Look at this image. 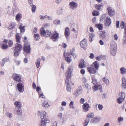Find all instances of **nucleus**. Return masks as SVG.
<instances>
[{"instance_id":"obj_41","label":"nucleus","mask_w":126,"mask_h":126,"mask_svg":"<svg viewBox=\"0 0 126 126\" xmlns=\"http://www.w3.org/2000/svg\"><path fill=\"white\" fill-rule=\"evenodd\" d=\"M90 121V119L88 118L86 119L85 121V122L83 125L84 126H87Z\"/></svg>"},{"instance_id":"obj_3","label":"nucleus","mask_w":126,"mask_h":126,"mask_svg":"<svg viewBox=\"0 0 126 126\" xmlns=\"http://www.w3.org/2000/svg\"><path fill=\"white\" fill-rule=\"evenodd\" d=\"M59 34L56 31H54L52 33L50 37L51 39L53 41H57L59 38Z\"/></svg>"},{"instance_id":"obj_25","label":"nucleus","mask_w":126,"mask_h":126,"mask_svg":"<svg viewBox=\"0 0 126 126\" xmlns=\"http://www.w3.org/2000/svg\"><path fill=\"white\" fill-rule=\"evenodd\" d=\"M84 87L85 89L87 91L88 93H89V91L91 89V86L87 83L85 84Z\"/></svg>"},{"instance_id":"obj_52","label":"nucleus","mask_w":126,"mask_h":126,"mask_svg":"<svg viewBox=\"0 0 126 126\" xmlns=\"http://www.w3.org/2000/svg\"><path fill=\"white\" fill-rule=\"evenodd\" d=\"M103 81L106 83L107 85H108L109 84V82L108 79H103Z\"/></svg>"},{"instance_id":"obj_51","label":"nucleus","mask_w":126,"mask_h":126,"mask_svg":"<svg viewBox=\"0 0 126 126\" xmlns=\"http://www.w3.org/2000/svg\"><path fill=\"white\" fill-rule=\"evenodd\" d=\"M65 60L68 63H70L72 61L71 59L70 58L68 57H66L65 58Z\"/></svg>"},{"instance_id":"obj_19","label":"nucleus","mask_w":126,"mask_h":126,"mask_svg":"<svg viewBox=\"0 0 126 126\" xmlns=\"http://www.w3.org/2000/svg\"><path fill=\"white\" fill-rule=\"evenodd\" d=\"M79 66V67L80 68H82L86 67L85 63L84 60L82 59L80 61Z\"/></svg>"},{"instance_id":"obj_30","label":"nucleus","mask_w":126,"mask_h":126,"mask_svg":"<svg viewBox=\"0 0 126 126\" xmlns=\"http://www.w3.org/2000/svg\"><path fill=\"white\" fill-rule=\"evenodd\" d=\"M25 27L24 26H23L22 24L20 25L19 28L20 30L21 33H23L25 31Z\"/></svg>"},{"instance_id":"obj_11","label":"nucleus","mask_w":126,"mask_h":126,"mask_svg":"<svg viewBox=\"0 0 126 126\" xmlns=\"http://www.w3.org/2000/svg\"><path fill=\"white\" fill-rule=\"evenodd\" d=\"M82 107L84 112H87L89 110L90 108L89 104L86 102L82 106Z\"/></svg>"},{"instance_id":"obj_6","label":"nucleus","mask_w":126,"mask_h":126,"mask_svg":"<svg viewBox=\"0 0 126 126\" xmlns=\"http://www.w3.org/2000/svg\"><path fill=\"white\" fill-rule=\"evenodd\" d=\"M8 41L7 40H5L1 42L0 44L2 48L5 49L8 48V46L7 45Z\"/></svg>"},{"instance_id":"obj_29","label":"nucleus","mask_w":126,"mask_h":126,"mask_svg":"<svg viewBox=\"0 0 126 126\" xmlns=\"http://www.w3.org/2000/svg\"><path fill=\"white\" fill-rule=\"evenodd\" d=\"M100 34L102 39H104L106 37V33L104 31H100Z\"/></svg>"},{"instance_id":"obj_37","label":"nucleus","mask_w":126,"mask_h":126,"mask_svg":"<svg viewBox=\"0 0 126 126\" xmlns=\"http://www.w3.org/2000/svg\"><path fill=\"white\" fill-rule=\"evenodd\" d=\"M34 38L35 40H38L40 38L39 35L38 34H35L34 35Z\"/></svg>"},{"instance_id":"obj_13","label":"nucleus","mask_w":126,"mask_h":126,"mask_svg":"<svg viewBox=\"0 0 126 126\" xmlns=\"http://www.w3.org/2000/svg\"><path fill=\"white\" fill-rule=\"evenodd\" d=\"M87 70L89 73L94 74L96 72L97 70L92 67H89L87 68Z\"/></svg>"},{"instance_id":"obj_8","label":"nucleus","mask_w":126,"mask_h":126,"mask_svg":"<svg viewBox=\"0 0 126 126\" xmlns=\"http://www.w3.org/2000/svg\"><path fill=\"white\" fill-rule=\"evenodd\" d=\"M49 122V121L46 118L41 119L39 125L40 126H46L47 124Z\"/></svg>"},{"instance_id":"obj_47","label":"nucleus","mask_w":126,"mask_h":126,"mask_svg":"<svg viewBox=\"0 0 126 126\" xmlns=\"http://www.w3.org/2000/svg\"><path fill=\"white\" fill-rule=\"evenodd\" d=\"M14 55L16 56H17L19 54V51L17 50H14Z\"/></svg>"},{"instance_id":"obj_16","label":"nucleus","mask_w":126,"mask_h":126,"mask_svg":"<svg viewBox=\"0 0 126 126\" xmlns=\"http://www.w3.org/2000/svg\"><path fill=\"white\" fill-rule=\"evenodd\" d=\"M70 34V31L69 28L68 27L65 28V32L64 35L66 38H67Z\"/></svg>"},{"instance_id":"obj_50","label":"nucleus","mask_w":126,"mask_h":126,"mask_svg":"<svg viewBox=\"0 0 126 126\" xmlns=\"http://www.w3.org/2000/svg\"><path fill=\"white\" fill-rule=\"evenodd\" d=\"M32 12H35V10L36 9V6L35 5H32Z\"/></svg>"},{"instance_id":"obj_57","label":"nucleus","mask_w":126,"mask_h":126,"mask_svg":"<svg viewBox=\"0 0 126 126\" xmlns=\"http://www.w3.org/2000/svg\"><path fill=\"white\" fill-rule=\"evenodd\" d=\"M41 90V89L40 87H39L38 86H37L36 90V91L38 93H40L39 92V91H40Z\"/></svg>"},{"instance_id":"obj_33","label":"nucleus","mask_w":126,"mask_h":126,"mask_svg":"<svg viewBox=\"0 0 126 126\" xmlns=\"http://www.w3.org/2000/svg\"><path fill=\"white\" fill-rule=\"evenodd\" d=\"M120 71L121 74H124L126 72V69L125 68L122 67L121 68Z\"/></svg>"},{"instance_id":"obj_46","label":"nucleus","mask_w":126,"mask_h":126,"mask_svg":"<svg viewBox=\"0 0 126 126\" xmlns=\"http://www.w3.org/2000/svg\"><path fill=\"white\" fill-rule=\"evenodd\" d=\"M38 94L40 97H42L43 99H44L45 98V97L44 96L43 94L41 92H40V93H38Z\"/></svg>"},{"instance_id":"obj_27","label":"nucleus","mask_w":126,"mask_h":126,"mask_svg":"<svg viewBox=\"0 0 126 126\" xmlns=\"http://www.w3.org/2000/svg\"><path fill=\"white\" fill-rule=\"evenodd\" d=\"M41 61V59L40 58H38L36 60L35 63L37 68H39L40 67Z\"/></svg>"},{"instance_id":"obj_36","label":"nucleus","mask_w":126,"mask_h":126,"mask_svg":"<svg viewBox=\"0 0 126 126\" xmlns=\"http://www.w3.org/2000/svg\"><path fill=\"white\" fill-rule=\"evenodd\" d=\"M89 40L90 42H91L92 40V38L94 37V34L93 33H90L89 34Z\"/></svg>"},{"instance_id":"obj_34","label":"nucleus","mask_w":126,"mask_h":126,"mask_svg":"<svg viewBox=\"0 0 126 126\" xmlns=\"http://www.w3.org/2000/svg\"><path fill=\"white\" fill-rule=\"evenodd\" d=\"M22 17V16L21 14L18 13L17 14L16 16V19L17 21H19Z\"/></svg>"},{"instance_id":"obj_12","label":"nucleus","mask_w":126,"mask_h":126,"mask_svg":"<svg viewBox=\"0 0 126 126\" xmlns=\"http://www.w3.org/2000/svg\"><path fill=\"white\" fill-rule=\"evenodd\" d=\"M71 68L69 67L68 68L67 72L65 73V75L66 79H69L71 78Z\"/></svg>"},{"instance_id":"obj_9","label":"nucleus","mask_w":126,"mask_h":126,"mask_svg":"<svg viewBox=\"0 0 126 126\" xmlns=\"http://www.w3.org/2000/svg\"><path fill=\"white\" fill-rule=\"evenodd\" d=\"M69 5L70 8L74 10L78 6V4L76 2L73 1L70 3Z\"/></svg>"},{"instance_id":"obj_14","label":"nucleus","mask_w":126,"mask_h":126,"mask_svg":"<svg viewBox=\"0 0 126 126\" xmlns=\"http://www.w3.org/2000/svg\"><path fill=\"white\" fill-rule=\"evenodd\" d=\"M46 113L44 111H39L38 112V115H40L41 116V119L46 118Z\"/></svg>"},{"instance_id":"obj_22","label":"nucleus","mask_w":126,"mask_h":126,"mask_svg":"<svg viewBox=\"0 0 126 126\" xmlns=\"http://www.w3.org/2000/svg\"><path fill=\"white\" fill-rule=\"evenodd\" d=\"M21 37L19 33H16L15 35L16 41L17 43H20L21 42L20 41Z\"/></svg>"},{"instance_id":"obj_32","label":"nucleus","mask_w":126,"mask_h":126,"mask_svg":"<svg viewBox=\"0 0 126 126\" xmlns=\"http://www.w3.org/2000/svg\"><path fill=\"white\" fill-rule=\"evenodd\" d=\"M95 27L100 30H102L103 28V25L101 24H96Z\"/></svg>"},{"instance_id":"obj_7","label":"nucleus","mask_w":126,"mask_h":126,"mask_svg":"<svg viewBox=\"0 0 126 126\" xmlns=\"http://www.w3.org/2000/svg\"><path fill=\"white\" fill-rule=\"evenodd\" d=\"M107 10L109 15L111 17L113 16L115 14L114 9L111 7H108L107 8Z\"/></svg>"},{"instance_id":"obj_1","label":"nucleus","mask_w":126,"mask_h":126,"mask_svg":"<svg viewBox=\"0 0 126 126\" xmlns=\"http://www.w3.org/2000/svg\"><path fill=\"white\" fill-rule=\"evenodd\" d=\"M31 50L30 43L27 42L24 44L23 47V52L26 54H29Z\"/></svg>"},{"instance_id":"obj_63","label":"nucleus","mask_w":126,"mask_h":126,"mask_svg":"<svg viewBox=\"0 0 126 126\" xmlns=\"http://www.w3.org/2000/svg\"><path fill=\"white\" fill-rule=\"evenodd\" d=\"M107 94L106 93H104L103 94L102 97L103 99H105L106 98Z\"/></svg>"},{"instance_id":"obj_20","label":"nucleus","mask_w":126,"mask_h":126,"mask_svg":"<svg viewBox=\"0 0 126 126\" xmlns=\"http://www.w3.org/2000/svg\"><path fill=\"white\" fill-rule=\"evenodd\" d=\"M14 105L16 108L19 109H21V104L20 102L19 101H16L14 103Z\"/></svg>"},{"instance_id":"obj_26","label":"nucleus","mask_w":126,"mask_h":126,"mask_svg":"<svg viewBox=\"0 0 126 126\" xmlns=\"http://www.w3.org/2000/svg\"><path fill=\"white\" fill-rule=\"evenodd\" d=\"M92 66L94 67L95 69L97 70H98L99 67V65L97 61L94 62L92 64Z\"/></svg>"},{"instance_id":"obj_2","label":"nucleus","mask_w":126,"mask_h":126,"mask_svg":"<svg viewBox=\"0 0 126 126\" xmlns=\"http://www.w3.org/2000/svg\"><path fill=\"white\" fill-rule=\"evenodd\" d=\"M116 44L115 42L112 43L110 46V51L112 55L114 56L116 53Z\"/></svg>"},{"instance_id":"obj_15","label":"nucleus","mask_w":126,"mask_h":126,"mask_svg":"<svg viewBox=\"0 0 126 126\" xmlns=\"http://www.w3.org/2000/svg\"><path fill=\"white\" fill-rule=\"evenodd\" d=\"M80 45L81 47L83 48H85L87 46V44L85 39H84L81 41Z\"/></svg>"},{"instance_id":"obj_43","label":"nucleus","mask_w":126,"mask_h":126,"mask_svg":"<svg viewBox=\"0 0 126 126\" xmlns=\"http://www.w3.org/2000/svg\"><path fill=\"white\" fill-rule=\"evenodd\" d=\"M7 61V59L5 58H4L2 60V62L1 63V66H4V63H6Z\"/></svg>"},{"instance_id":"obj_55","label":"nucleus","mask_w":126,"mask_h":126,"mask_svg":"<svg viewBox=\"0 0 126 126\" xmlns=\"http://www.w3.org/2000/svg\"><path fill=\"white\" fill-rule=\"evenodd\" d=\"M103 107L102 105L99 104L98 105V108L100 110H102L103 108Z\"/></svg>"},{"instance_id":"obj_54","label":"nucleus","mask_w":126,"mask_h":126,"mask_svg":"<svg viewBox=\"0 0 126 126\" xmlns=\"http://www.w3.org/2000/svg\"><path fill=\"white\" fill-rule=\"evenodd\" d=\"M17 115H21L22 113V110H21L18 109L17 110Z\"/></svg>"},{"instance_id":"obj_31","label":"nucleus","mask_w":126,"mask_h":126,"mask_svg":"<svg viewBox=\"0 0 126 126\" xmlns=\"http://www.w3.org/2000/svg\"><path fill=\"white\" fill-rule=\"evenodd\" d=\"M46 37H48L50 36L52 34L51 31L47 30H46Z\"/></svg>"},{"instance_id":"obj_17","label":"nucleus","mask_w":126,"mask_h":126,"mask_svg":"<svg viewBox=\"0 0 126 126\" xmlns=\"http://www.w3.org/2000/svg\"><path fill=\"white\" fill-rule=\"evenodd\" d=\"M111 21L110 17L107 16L106 17L105 24L106 26H109L111 24Z\"/></svg>"},{"instance_id":"obj_23","label":"nucleus","mask_w":126,"mask_h":126,"mask_svg":"<svg viewBox=\"0 0 126 126\" xmlns=\"http://www.w3.org/2000/svg\"><path fill=\"white\" fill-rule=\"evenodd\" d=\"M103 6L104 4L102 3L99 4H96L94 5L95 8L98 10H100L101 9V8Z\"/></svg>"},{"instance_id":"obj_62","label":"nucleus","mask_w":126,"mask_h":126,"mask_svg":"<svg viewBox=\"0 0 126 126\" xmlns=\"http://www.w3.org/2000/svg\"><path fill=\"white\" fill-rule=\"evenodd\" d=\"M67 103L65 101H63L62 102L61 105L63 106H65L66 105Z\"/></svg>"},{"instance_id":"obj_45","label":"nucleus","mask_w":126,"mask_h":126,"mask_svg":"<svg viewBox=\"0 0 126 126\" xmlns=\"http://www.w3.org/2000/svg\"><path fill=\"white\" fill-rule=\"evenodd\" d=\"M74 104V102L73 101H71L70 102L69 104V106L70 108L73 109L74 107L73 106Z\"/></svg>"},{"instance_id":"obj_10","label":"nucleus","mask_w":126,"mask_h":126,"mask_svg":"<svg viewBox=\"0 0 126 126\" xmlns=\"http://www.w3.org/2000/svg\"><path fill=\"white\" fill-rule=\"evenodd\" d=\"M22 46L21 44L17 43L15 44L14 50L20 51L22 49Z\"/></svg>"},{"instance_id":"obj_48","label":"nucleus","mask_w":126,"mask_h":126,"mask_svg":"<svg viewBox=\"0 0 126 126\" xmlns=\"http://www.w3.org/2000/svg\"><path fill=\"white\" fill-rule=\"evenodd\" d=\"M66 89L67 92H70L71 91L70 85H66Z\"/></svg>"},{"instance_id":"obj_28","label":"nucleus","mask_w":126,"mask_h":126,"mask_svg":"<svg viewBox=\"0 0 126 126\" xmlns=\"http://www.w3.org/2000/svg\"><path fill=\"white\" fill-rule=\"evenodd\" d=\"M123 82L122 84V87L123 89L125 90H126V79H122Z\"/></svg>"},{"instance_id":"obj_5","label":"nucleus","mask_w":126,"mask_h":126,"mask_svg":"<svg viewBox=\"0 0 126 126\" xmlns=\"http://www.w3.org/2000/svg\"><path fill=\"white\" fill-rule=\"evenodd\" d=\"M17 87L18 92L20 93H23L24 91V86L22 83H18L17 85Z\"/></svg>"},{"instance_id":"obj_61","label":"nucleus","mask_w":126,"mask_h":126,"mask_svg":"<svg viewBox=\"0 0 126 126\" xmlns=\"http://www.w3.org/2000/svg\"><path fill=\"white\" fill-rule=\"evenodd\" d=\"M97 120V118H94L91 121V122H92L93 123H95L96 122V120Z\"/></svg>"},{"instance_id":"obj_56","label":"nucleus","mask_w":126,"mask_h":126,"mask_svg":"<svg viewBox=\"0 0 126 126\" xmlns=\"http://www.w3.org/2000/svg\"><path fill=\"white\" fill-rule=\"evenodd\" d=\"M85 101V100L83 98H81L80 100V103L81 104H83Z\"/></svg>"},{"instance_id":"obj_44","label":"nucleus","mask_w":126,"mask_h":126,"mask_svg":"<svg viewBox=\"0 0 126 126\" xmlns=\"http://www.w3.org/2000/svg\"><path fill=\"white\" fill-rule=\"evenodd\" d=\"M6 114L7 116L10 118H11L12 117L13 114L12 113L9 112H6Z\"/></svg>"},{"instance_id":"obj_4","label":"nucleus","mask_w":126,"mask_h":126,"mask_svg":"<svg viewBox=\"0 0 126 126\" xmlns=\"http://www.w3.org/2000/svg\"><path fill=\"white\" fill-rule=\"evenodd\" d=\"M83 90L81 86H79L78 89L74 91L73 95L77 97L82 93Z\"/></svg>"},{"instance_id":"obj_40","label":"nucleus","mask_w":126,"mask_h":126,"mask_svg":"<svg viewBox=\"0 0 126 126\" xmlns=\"http://www.w3.org/2000/svg\"><path fill=\"white\" fill-rule=\"evenodd\" d=\"M94 114L93 113H90L88 114L87 116V118H93L94 116Z\"/></svg>"},{"instance_id":"obj_53","label":"nucleus","mask_w":126,"mask_h":126,"mask_svg":"<svg viewBox=\"0 0 126 126\" xmlns=\"http://www.w3.org/2000/svg\"><path fill=\"white\" fill-rule=\"evenodd\" d=\"M124 118L123 117H118V122L120 123L123 120Z\"/></svg>"},{"instance_id":"obj_64","label":"nucleus","mask_w":126,"mask_h":126,"mask_svg":"<svg viewBox=\"0 0 126 126\" xmlns=\"http://www.w3.org/2000/svg\"><path fill=\"white\" fill-rule=\"evenodd\" d=\"M27 38L26 37H24V38H23V42L25 43H26V41H27Z\"/></svg>"},{"instance_id":"obj_49","label":"nucleus","mask_w":126,"mask_h":126,"mask_svg":"<svg viewBox=\"0 0 126 126\" xmlns=\"http://www.w3.org/2000/svg\"><path fill=\"white\" fill-rule=\"evenodd\" d=\"M126 24L124 25V22L123 21H122L120 24V26L121 27V28L122 29H123V28H124L125 27V25Z\"/></svg>"},{"instance_id":"obj_60","label":"nucleus","mask_w":126,"mask_h":126,"mask_svg":"<svg viewBox=\"0 0 126 126\" xmlns=\"http://www.w3.org/2000/svg\"><path fill=\"white\" fill-rule=\"evenodd\" d=\"M123 100H121L120 97L118 98L117 99V101L119 104H121L122 103V101Z\"/></svg>"},{"instance_id":"obj_58","label":"nucleus","mask_w":126,"mask_h":126,"mask_svg":"<svg viewBox=\"0 0 126 126\" xmlns=\"http://www.w3.org/2000/svg\"><path fill=\"white\" fill-rule=\"evenodd\" d=\"M60 21L58 20H55L54 22V23L56 24H58L60 23Z\"/></svg>"},{"instance_id":"obj_24","label":"nucleus","mask_w":126,"mask_h":126,"mask_svg":"<svg viewBox=\"0 0 126 126\" xmlns=\"http://www.w3.org/2000/svg\"><path fill=\"white\" fill-rule=\"evenodd\" d=\"M40 30V33L41 36H45V37L46 31L43 27L41 28Z\"/></svg>"},{"instance_id":"obj_39","label":"nucleus","mask_w":126,"mask_h":126,"mask_svg":"<svg viewBox=\"0 0 126 126\" xmlns=\"http://www.w3.org/2000/svg\"><path fill=\"white\" fill-rule=\"evenodd\" d=\"M120 94H121V95L120 97L121 100H123L125 97V94L124 93L121 92Z\"/></svg>"},{"instance_id":"obj_21","label":"nucleus","mask_w":126,"mask_h":126,"mask_svg":"<svg viewBox=\"0 0 126 126\" xmlns=\"http://www.w3.org/2000/svg\"><path fill=\"white\" fill-rule=\"evenodd\" d=\"M73 79H66L65 80L66 85H71L72 84L74 85V84L72 82L73 81Z\"/></svg>"},{"instance_id":"obj_59","label":"nucleus","mask_w":126,"mask_h":126,"mask_svg":"<svg viewBox=\"0 0 126 126\" xmlns=\"http://www.w3.org/2000/svg\"><path fill=\"white\" fill-rule=\"evenodd\" d=\"M92 82L94 84H97L96 79H92Z\"/></svg>"},{"instance_id":"obj_42","label":"nucleus","mask_w":126,"mask_h":126,"mask_svg":"<svg viewBox=\"0 0 126 126\" xmlns=\"http://www.w3.org/2000/svg\"><path fill=\"white\" fill-rule=\"evenodd\" d=\"M8 47H11L13 45V41L11 40H9L8 42Z\"/></svg>"},{"instance_id":"obj_35","label":"nucleus","mask_w":126,"mask_h":126,"mask_svg":"<svg viewBox=\"0 0 126 126\" xmlns=\"http://www.w3.org/2000/svg\"><path fill=\"white\" fill-rule=\"evenodd\" d=\"M13 78L14 79H20V76L15 73H14L13 75Z\"/></svg>"},{"instance_id":"obj_18","label":"nucleus","mask_w":126,"mask_h":126,"mask_svg":"<svg viewBox=\"0 0 126 126\" xmlns=\"http://www.w3.org/2000/svg\"><path fill=\"white\" fill-rule=\"evenodd\" d=\"M102 88V86L99 84H97L95 85L92 88L93 90L95 92Z\"/></svg>"},{"instance_id":"obj_38","label":"nucleus","mask_w":126,"mask_h":126,"mask_svg":"<svg viewBox=\"0 0 126 126\" xmlns=\"http://www.w3.org/2000/svg\"><path fill=\"white\" fill-rule=\"evenodd\" d=\"M92 15L94 16H97L99 15V12L97 11L94 10L92 13Z\"/></svg>"}]
</instances>
